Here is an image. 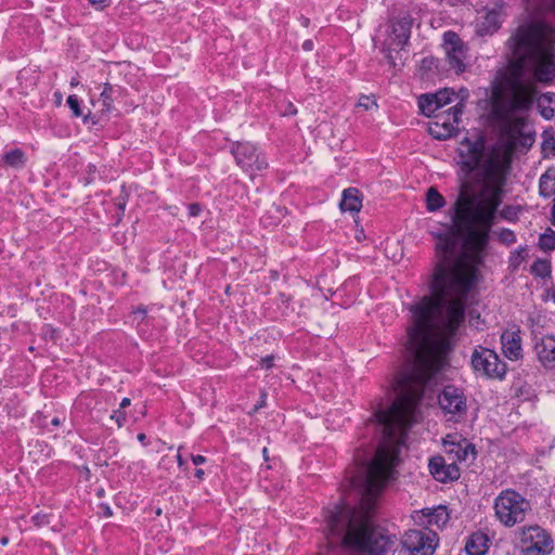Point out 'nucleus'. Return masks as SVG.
Instances as JSON below:
<instances>
[{"label":"nucleus","instance_id":"1","mask_svg":"<svg viewBox=\"0 0 555 555\" xmlns=\"http://www.w3.org/2000/svg\"><path fill=\"white\" fill-rule=\"evenodd\" d=\"M449 214L452 223L449 231L437 235V261L429 282L430 295L410 308L413 325L408 330L404 365L393 385L397 398L388 409H376L367 423V426L380 431V442L371 461L356 455L354 462H400L405 429L414 423L424 389L439 371V360L430 336L434 331L453 336L464 322L465 302L474 276L464 270L456 256L457 242L464 240L474 251L481 253L489 244L492 228L486 231L487 240L479 243L470 231L462 230L461 221L455 216V202Z\"/></svg>","mask_w":555,"mask_h":555},{"label":"nucleus","instance_id":"2","mask_svg":"<svg viewBox=\"0 0 555 555\" xmlns=\"http://www.w3.org/2000/svg\"><path fill=\"white\" fill-rule=\"evenodd\" d=\"M529 21L520 24L507 41L516 59L512 75L500 70L491 85V116L509 122L516 113L527 112L533 94L519 79L527 66L541 83L555 80V0H528Z\"/></svg>","mask_w":555,"mask_h":555},{"label":"nucleus","instance_id":"3","mask_svg":"<svg viewBox=\"0 0 555 555\" xmlns=\"http://www.w3.org/2000/svg\"><path fill=\"white\" fill-rule=\"evenodd\" d=\"M509 162L489 158L483 165V175L488 180L482 192L476 193L470 183H461L455 199L456 219L461 221L463 231H470L477 242L483 243L486 231L496 222V212L503 202V186Z\"/></svg>","mask_w":555,"mask_h":555},{"label":"nucleus","instance_id":"4","mask_svg":"<svg viewBox=\"0 0 555 555\" xmlns=\"http://www.w3.org/2000/svg\"><path fill=\"white\" fill-rule=\"evenodd\" d=\"M495 516L505 527L522 522L531 511L530 502L515 490L502 491L494 501Z\"/></svg>","mask_w":555,"mask_h":555},{"label":"nucleus","instance_id":"5","mask_svg":"<svg viewBox=\"0 0 555 555\" xmlns=\"http://www.w3.org/2000/svg\"><path fill=\"white\" fill-rule=\"evenodd\" d=\"M519 545L521 555H551L554 550L552 535L538 525L520 530Z\"/></svg>","mask_w":555,"mask_h":555},{"label":"nucleus","instance_id":"6","mask_svg":"<svg viewBox=\"0 0 555 555\" xmlns=\"http://www.w3.org/2000/svg\"><path fill=\"white\" fill-rule=\"evenodd\" d=\"M470 364L476 373L487 378L503 379L506 374V364L500 360L498 353L481 346L474 349Z\"/></svg>","mask_w":555,"mask_h":555},{"label":"nucleus","instance_id":"7","mask_svg":"<svg viewBox=\"0 0 555 555\" xmlns=\"http://www.w3.org/2000/svg\"><path fill=\"white\" fill-rule=\"evenodd\" d=\"M236 165L246 173L254 177V173L267 169L268 162L259 149L250 142H235L231 146Z\"/></svg>","mask_w":555,"mask_h":555},{"label":"nucleus","instance_id":"8","mask_svg":"<svg viewBox=\"0 0 555 555\" xmlns=\"http://www.w3.org/2000/svg\"><path fill=\"white\" fill-rule=\"evenodd\" d=\"M443 48L448 64L456 74L464 73L469 66L468 48L454 31L443 34Z\"/></svg>","mask_w":555,"mask_h":555},{"label":"nucleus","instance_id":"9","mask_svg":"<svg viewBox=\"0 0 555 555\" xmlns=\"http://www.w3.org/2000/svg\"><path fill=\"white\" fill-rule=\"evenodd\" d=\"M401 544L410 555H433L437 546V534L426 530H409Z\"/></svg>","mask_w":555,"mask_h":555},{"label":"nucleus","instance_id":"10","mask_svg":"<svg viewBox=\"0 0 555 555\" xmlns=\"http://www.w3.org/2000/svg\"><path fill=\"white\" fill-rule=\"evenodd\" d=\"M460 164L466 172H473L479 168L485 154V141L479 138L475 141L464 139L461 142Z\"/></svg>","mask_w":555,"mask_h":555},{"label":"nucleus","instance_id":"11","mask_svg":"<svg viewBox=\"0 0 555 555\" xmlns=\"http://www.w3.org/2000/svg\"><path fill=\"white\" fill-rule=\"evenodd\" d=\"M454 90L443 88L436 93L422 94L418 98V107L425 116L437 115V112L453 101Z\"/></svg>","mask_w":555,"mask_h":555},{"label":"nucleus","instance_id":"12","mask_svg":"<svg viewBox=\"0 0 555 555\" xmlns=\"http://www.w3.org/2000/svg\"><path fill=\"white\" fill-rule=\"evenodd\" d=\"M440 408L450 414L464 413L466 411V398L461 389L453 385L443 388L438 397Z\"/></svg>","mask_w":555,"mask_h":555},{"label":"nucleus","instance_id":"13","mask_svg":"<svg viewBox=\"0 0 555 555\" xmlns=\"http://www.w3.org/2000/svg\"><path fill=\"white\" fill-rule=\"evenodd\" d=\"M428 468L431 476L439 482L446 483L460 478L457 465L454 462L447 464L441 455L433 456L429 460Z\"/></svg>","mask_w":555,"mask_h":555},{"label":"nucleus","instance_id":"14","mask_svg":"<svg viewBox=\"0 0 555 555\" xmlns=\"http://www.w3.org/2000/svg\"><path fill=\"white\" fill-rule=\"evenodd\" d=\"M413 18L410 14H403L391 23L390 47L403 49L410 39Z\"/></svg>","mask_w":555,"mask_h":555},{"label":"nucleus","instance_id":"15","mask_svg":"<svg viewBox=\"0 0 555 555\" xmlns=\"http://www.w3.org/2000/svg\"><path fill=\"white\" fill-rule=\"evenodd\" d=\"M436 121L430 122L428 127L429 134L438 140H447L456 134V126L460 122L452 120V114L446 111L443 114L435 115Z\"/></svg>","mask_w":555,"mask_h":555},{"label":"nucleus","instance_id":"16","mask_svg":"<svg viewBox=\"0 0 555 555\" xmlns=\"http://www.w3.org/2000/svg\"><path fill=\"white\" fill-rule=\"evenodd\" d=\"M538 360L545 369H555V337L546 335L534 344Z\"/></svg>","mask_w":555,"mask_h":555},{"label":"nucleus","instance_id":"17","mask_svg":"<svg viewBox=\"0 0 555 555\" xmlns=\"http://www.w3.org/2000/svg\"><path fill=\"white\" fill-rule=\"evenodd\" d=\"M502 351L506 358L516 361L522 357L520 331L506 330L501 335Z\"/></svg>","mask_w":555,"mask_h":555},{"label":"nucleus","instance_id":"18","mask_svg":"<svg viewBox=\"0 0 555 555\" xmlns=\"http://www.w3.org/2000/svg\"><path fill=\"white\" fill-rule=\"evenodd\" d=\"M487 534L481 531L474 532L469 535L465 544L467 555H486L489 546Z\"/></svg>","mask_w":555,"mask_h":555},{"label":"nucleus","instance_id":"19","mask_svg":"<svg viewBox=\"0 0 555 555\" xmlns=\"http://www.w3.org/2000/svg\"><path fill=\"white\" fill-rule=\"evenodd\" d=\"M343 211L358 212L362 207L360 192L358 189L348 188L343 192V198L339 204Z\"/></svg>","mask_w":555,"mask_h":555},{"label":"nucleus","instance_id":"20","mask_svg":"<svg viewBox=\"0 0 555 555\" xmlns=\"http://www.w3.org/2000/svg\"><path fill=\"white\" fill-rule=\"evenodd\" d=\"M537 107L543 118L550 120L555 115V93L546 92L537 99Z\"/></svg>","mask_w":555,"mask_h":555},{"label":"nucleus","instance_id":"21","mask_svg":"<svg viewBox=\"0 0 555 555\" xmlns=\"http://www.w3.org/2000/svg\"><path fill=\"white\" fill-rule=\"evenodd\" d=\"M468 98L469 91L467 88L462 87L457 92H454L453 99L457 100V103L448 109V112L452 114V120L454 122L461 121V116Z\"/></svg>","mask_w":555,"mask_h":555},{"label":"nucleus","instance_id":"22","mask_svg":"<svg viewBox=\"0 0 555 555\" xmlns=\"http://www.w3.org/2000/svg\"><path fill=\"white\" fill-rule=\"evenodd\" d=\"M3 162L12 168L20 169L25 166L26 156L21 149H14L3 155Z\"/></svg>","mask_w":555,"mask_h":555},{"label":"nucleus","instance_id":"23","mask_svg":"<svg viewBox=\"0 0 555 555\" xmlns=\"http://www.w3.org/2000/svg\"><path fill=\"white\" fill-rule=\"evenodd\" d=\"M501 26L500 22V12L498 10H491L487 12L485 16V21L482 23L481 30L485 34L492 35L495 33Z\"/></svg>","mask_w":555,"mask_h":555},{"label":"nucleus","instance_id":"24","mask_svg":"<svg viewBox=\"0 0 555 555\" xmlns=\"http://www.w3.org/2000/svg\"><path fill=\"white\" fill-rule=\"evenodd\" d=\"M426 516L429 525H436L438 527L446 525L449 520L448 508L443 505H439L433 511H429Z\"/></svg>","mask_w":555,"mask_h":555},{"label":"nucleus","instance_id":"25","mask_svg":"<svg viewBox=\"0 0 555 555\" xmlns=\"http://www.w3.org/2000/svg\"><path fill=\"white\" fill-rule=\"evenodd\" d=\"M446 204L444 197L435 188H429L426 193V208L428 211H437Z\"/></svg>","mask_w":555,"mask_h":555},{"label":"nucleus","instance_id":"26","mask_svg":"<svg viewBox=\"0 0 555 555\" xmlns=\"http://www.w3.org/2000/svg\"><path fill=\"white\" fill-rule=\"evenodd\" d=\"M446 448H447V452L449 454L454 453L455 459L459 460L460 462L466 461L469 451H472V452L475 451V447L467 442H465L464 447H462L460 443L452 442V443H449V447L446 446Z\"/></svg>","mask_w":555,"mask_h":555},{"label":"nucleus","instance_id":"27","mask_svg":"<svg viewBox=\"0 0 555 555\" xmlns=\"http://www.w3.org/2000/svg\"><path fill=\"white\" fill-rule=\"evenodd\" d=\"M539 193L543 197H550L555 193V178L551 177L548 172L543 173L540 178Z\"/></svg>","mask_w":555,"mask_h":555},{"label":"nucleus","instance_id":"28","mask_svg":"<svg viewBox=\"0 0 555 555\" xmlns=\"http://www.w3.org/2000/svg\"><path fill=\"white\" fill-rule=\"evenodd\" d=\"M527 250V246H520L511 253L508 257V267L513 272L517 271L520 264L526 260V257L528 256Z\"/></svg>","mask_w":555,"mask_h":555},{"label":"nucleus","instance_id":"29","mask_svg":"<svg viewBox=\"0 0 555 555\" xmlns=\"http://www.w3.org/2000/svg\"><path fill=\"white\" fill-rule=\"evenodd\" d=\"M530 271L534 276L545 279L551 275V263L546 259L539 258L532 263Z\"/></svg>","mask_w":555,"mask_h":555},{"label":"nucleus","instance_id":"30","mask_svg":"<svg viewBox=\"0 0 555 555\" xmlns=\"http://www.w3.org/2000/svg\"><path fill=\"white\" fill-rule=\"evenodd\" d=\"M66 103L69 106V108L72 109L74 117H81L83 124H88L90 121L91 114H90V112L86 115L82 113V111L80 108V101L77 98V95H75V94L69 95L66 100Z\"/></svg>","mask_w":555,"mask_h":555},{"label":"nucleus","instance_id":"31","mask_svg":"<svg viewBox=\"0 0 555 555\" xmlns=\"http://www.w3.org/2000/svg\"><path fill=\"white\" fill-rule=\"evenodd\" d=\"M113 92L114 88L111 83L106 82L103 87V90L100 94V100L102 102V111L103 112H111L113 108Z\"/></svg>","mask_w":555,"mask_h":555},{"label":"nucleus","instance_id":"32","mask_svg":"<svg viewBox=\"0 0 555 555\" xmlns=\"http://www.w3.org/2000/svg\"><path fill=\"white\" fill-rule=\"evenodd\" d=\"M539 246L543 250L555 249V232L548 229L545 233L540 235Z\"/></svg>","mask_w":555,"mask_h":555},{"label":"nucleus","instance_id":"33","mask_svg":"<svg viewBox=\"0 0 555 555\" xmlns=\"http://www.w3.org/2000/svg\"><path fill=\"white\" fill-rule=\"evenodd\" d=\"M498 240L501 244L509 246L516 243V234L513 230L502 228L495 232Z\"/></svg>","mask_w":555,"mask_h":555},{"label":"nucleus","instance_id":"34","mask_svg":"<svg viewBox=\"0 0 555 555\" xmlns=\"http://www.w3.org/2000/svg\"><path fill=\"white\" fill-rule=\"evenodd\" d=\"M519 211L518 206L507 205L502 210H498L496 216L499 215L502 219L514 222L518 219Z\"/></svg>","mask_w":555,"mask_h":555},{"label":"nucleus","instance_id":"35","mask_svg":"<svg viewBox=\"0 0 555 555\" xmlns=\"http://www.w3.org/2000/svg\"><path fill=\"white\" fill-rule=\"evenodd\" d=\"M127 201H128V194L124 193V191L115 199V206H116V208L118 210V212H117V223L121 220V218H122V216L125 214Z\"/></svg>","mask_w":555,"mask_h":555},{"label":"nucleus","instance_id":"36","mask_svg":"<svg viewBox=\"0 0 555 555\" xmlns=\"http://www.w3.org/2000/svg\"><path fill=\"white\" fill-rule=\"evenodd\" d=\"M542 153L544 157H550L555 155V139L548 138L545 139L542 143Z\"/></svg>","mask_w":555,"mask_h":555},{"label":"nucleus","instance_id":"37","mask_svg":"<svg viewBox=\"0 0 555 555\" xmlns=\"http://www.w3.org/2000/svg\"><path fill=\"white\" fill-rule=\"evenodd\" d=\"M358 105L363 107L365 111L371 109L373 106H377L376 101L373 96L362 95L359 99Z\"/></svg>","mask_w":555,"mask_h":555},{"label":"nucleus","instance_id":"38","mask_svg":"<svg viewBox=\"0 0 555 555\" xmlns=\"http://www.w3.org/2000/svg\"><path fill=\"white\" fill-rule=\"evenodd\" d=\"M111 418L115 420V422L117 423L118 427H121L124 425V423L126 422V414L120 409L119 410H115V411H113V413L111 415Z\"/></svg>","mask_w":555,"mask_h":555},{"label":"nucleus","instance_id":"39","mask_svg":"<svg viewBox=\"0 0 555 555\" xmlns=\"http://www.w3.org/2000/svg\"><path fill=\"white\" fill-rule=\"evenodd\" d=\"M297 114V108L292 102H287L285 108L282 111L283 116H294Z\"/></svg>","mask_w":555,"mask_h":555},{"label":"nucleus","instance_id":"40","mask_svg":"<svg viewBox=\"0 0 555 555\" xmlns=\"http://www.w3.org/2000/svg\"><path fill=\"white\" fill-rule=\"evenodd\" d=\"M188 210H189V215L191 217H196L201 214L202 211V207L199 204L197 203H192L188 206Z\"/></svg>","mask_w":555,"mask_h":555},{"label":"nucleus","instance_id":"41","mask_svg":"<svg viewBox=\"0 0 555 555\" xmlns=\"http://www.w3.org/2000/svg\"><path fill=\"white\" fill-rule=\"evenodd\" d=\"M273 359H274L273 356H267V357L262 358L260 361L261 367H264V369L272 367Z\"/></svg>","mask_w":555,"mask_h":555},{"label":"nucleus","instance_id":"42","mask_svg":"<svg viewBox=\"0 0 555 555\" xmlns=\"http://www.w3.org/2000/svg\"><path fill=\"white\" fill-rule=\"evenodd\" d=\"M191 459L193 464L196 466L206 463V457L203 455H192Z\"/></svg>","mask_w":555,"mask_h":555},{"label":"nucleus","instance_id":"43","mask_svg":"<svg viewBox=\"0 0 555 555\" xmlns=\"http://www.w3.org/2000/svg\"><path fill=\"white\" fill-rule=\"evenodd\" d=\"M89 3L98 9H103L105 5H104V2L106 0H88Z\"/></svg>","mask_w":555,"mask_h":555},{"label":"nucleus","instance_id":"44","mask_svg":"<svg viewBox=\"0 0 555 555\" xmlns=\"http://www.w3.org/2000/svg\"><path fill=\"white\" fill-rule=\"evenodd\" d=\"M302 49H304L305 51H311V50L313 49V42H312V40L308 39V40L304 41V43H302Z\"/></svg>","mask_w":555,"mask_h":555},{"label":"nucleus","instance_id":"45","mask_svg":"<svg viewBox=\"0 0 555 555\" xmlns=\"http://www.w3.org/2000/svg\"><path fill=\"white\" fill-rule=\"evenodd\" d=\"M130 402H131V401H130V399H129V398H124V399L121 400L120 404H119V409H120V410H122V409H125V408L129 406V405H130Z\"/></svg>","mask_w":555,"mask_h":555},{"label":"nucleus","instance_id":"46","mask_svg":"<svg viewBox=\"0 0 555 555\" xmlns=\"http://www.w3.org/2000/svg\"><path fill=\"white\" fill-rule=\"evenodd\" d=\"M135 314L140 313L142 315V318L145 317L146 314V309L144 307H139L135 311H134Z\"/></svg>","mask_w":555,"mask_h":555},{"label":"nucleus","instance_id":"47","mask_svg":"<svg viewBox=\"0 0 555 555\" xmlns=\"http://www.w3.org/2000/svg\"><path fill=\"white\" fill-rule=\"evenodd\" d=\"M551 222H552V224H554V225H555V197H554L553 206H552V218H551Z\"/></svg>","mask_w":555,"mask_h":555},{"label":"nucleus","instance_id":"48","mask_svg":"<svg viewBox=\"0 0 555 555\" xmlns=\"http://www.w3.org/2000/svg\"><path fill=\"white\" fill-rule=\"evenodd\" d=\"M204 474H205V473H204V470H203L202 468H197V469L195 470V474H194V475H195V477H196V478L202 479V478H203V476H204Z\"/></svg>","mask_w":555,"mask_h":555},{"label":"nucleus","instance_id":"49","mask_svg":"<svg viewBox=\"0 0 555 555\" xmlns=\"http://www.w3.org/2000/svg\"><path fill=\"white\" fill-rule=\"evenodd\" d=\"M177 462H178V465L181 467L184 465V460L182 457V455L180 453L177 454Z\"/></svg>","mask_w":555,"mask_h":555},{"label":"nucleus","instance_id":"50","mask_svg":"<svg viewBox=\"0 0 555 555\" xmlns=\"http://www.w3.org/2000/svg\"><path fill=\"white\" fill-rule=\"evenodd\" d=\"M263 405H264V395L262 396V400L259 401V404L255 405L254 411H258Z\"/></svg>","mask_w":555,"mask_h":555},{"label":"nucleus","instance_id":"51","mask_svg":"<svg viewBox=\"0 0 555 555\" xmlns=\"http://www.w3.org/2000/svg\"><path fill=\"white\" fill-rule=\"evenodd\" d=\"M262 456H263L264 461L269 460V451H268V448H266V447L262 449Z\"/></svg>","mask_w":555,"mask_h":555},{"label":"nucleus","instance_id":"52","mask_svg":"<svg viewBox=\"0 0 555 555\" xmlns=\"http://www.w3.org/2000/svg\"><path fill=\"white\" fill-rule=\"evenodd\" d=\"M0 543H1V545H7L9 543V538L8 537H2L0 539Z\"/></svg>","mask_w":555,"mask_h":555},{"label":"nucleus","instance_id":"53","mask_svg":"<svg viewBox=\"0 0 555 555\" xmlns=\"http://www.w3.org/2000/svg\"><path fill=\"white\" fill-rule=\"evenodd\" d=\"M51 424L53 426H59L60 425V418L59 417H54L52 421H51Z\"/></svg>","mask_w":555,"mask_h":555},{"label":"nucleus","instance_id":"54","mask_svg":"<svg viewBox=\"0 0 555 555\" xmlns=\"http://www.w3.org/2000/svg\"><path fill=\"white\" fill-rule=\"evenodd\" d=\"M144 439H145V435L144 434H139L138 435V440L144 441Z\"/></svg>","mask_w":555,"mask_h":555},{"label":"nucleus","instance_id":"55","mask_svg":"<svg viewBox=\"0 0 555 555\" xmlns=\"http://www.w3.org/2000/svg\"><path fill=\"white\" fill-rule=\"evenodd\" d=\"M302 24H304L305 26H308V24H309V20H308V18H304Z\"/></svg>","mask_w":555,"mask_h":555},{"label":"nucleus","instance_id":"56","mask_svg":"<svg viewBox=\"0 0 555 555\" xmlns=\"http://www.w3.org/2000/svg\"><path fill=\"white\" fill-rule=\"evenodd\" d=\"M70 85L72 86L76 85V80L70 81Z\"/></svg>","mask_w":555,"mask_h":555},{"label":"nucleus","instance_id":"57","mask_svg":"<svg viewBox=\"0 0 555 555\" xmlns=\"http://www.w3.org/2000/svg\"><path fill=\"white\" fill-rule=\"evenodd\" d=\"M70 85L72 86L76 85V80L70 81Z\"/></svg>","mask_w":555,"mask_h":555}]
</instances>
